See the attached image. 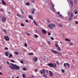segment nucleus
Wrapping results in <instances>:
<instances>
[{
    "label": "nucleus",
    "instance_id": "0eeeda50",
    "mask_svg": "<svg viewBox=\"0 0 78 78\" xmlns=\"http://www.w3.org/2000/svg\"><path fill=\"white\" fill-rule=\"evenodd\" d=\"M51 4H52V11H55V9H54V7H55V5L53 4V3H51Z\"/></svg>",
    "mask_w": 78,
    "mask_h": 78
},
{
    "label": "nucleus",
    "instance_id": "4468645a",
    "mask_svg": "<svg viewBox=\"0 0 78 78\" xmlns=\"http://www.w3.org/2000/svg\"><path fill=\"white\" fill-rule=\"evenodd\" d=\"M70 4L72 6H73V1L72 0H69Z\"/></svg>",
    "mask_w": 78,
    "mask_h": 78
},
{
    "label": "nucleus",
    "instance_id": "2f4dec72",
    "mask_svg": "<svg viewBox=\"0 0 78 78\" xmlns=\"http://www.w3.org/2000/svg\"><path fill=\"white\" fill-rule=\"evenodd\" d=\"M33 53H30L29 54V55H33Z\"/></svg>",
    "mask_w": 78,
    "mask_h": 78
},
{
    "label": "nucleus",
    "instance_id": "c756f323",
    "mask_svg": "<svg viewBox=\"0 0 78 78\" xmlns=\"http://www.w3.org/2000/svg\"><path fill=\"white\" fill-rule=\"evenodd\" d=\"M26 5H27V6H30V4L28 2H26Z\"/></svg>",
    "mask_w": 78,
    "mask_h": 78
},
{
    "label": "nucleus",
    "instance_id": "58836bf2",
    "mask_svg": "<svg viewBox=\"0 0 78 78\" xmlns=\"http://www.w3.org/2000/svg\"><path fill=\"white\" fill-rule=\"evenodd\" d=\"M0 11H1L2 12H3V11H4V10L2 9H0Z\"/></svg>",
    "mask_w": 78,
    "mask_h": 78
},
{
    "label": "nucleus",
    "instance_id": "ea45409f",
    "mask_svg": "<svg viewBox=\"0 0 78 78\" xmlns=\"http://www.w3.org/2000/svg\"><path fill=\"white\" fill-rule=\"evenodd\" d=\"M61 71L62 72H63V73H65V72L64 71V70H63V69H62L61 70Z\"/></svg>",
    "mask_w": 78,
    "mask_h": 78
},
{
    "label": "nucleus",
    "instance_id": "bb28decb",
    "mask_svg": "<svg viewBox=\"0 0 78 78\" xmlns=\"http://www.w3.org/2000/svg\"><path fill=\"white\" fill-rule=\"evenodd\" d=\"M26 75H25V74H23V78H26Z\"/></svg>",
    "mask_w": 78,
    "mask_h": 78
},
{
    "label": "nucleus",
    "instance_id": "f03ea898",
    "mask_svg": "<svg viewBox=\"0 0 78 78\" xmlns=\"http://www.w3.org/2000/svg\"><path fill=\"white\" fill-rule=\"evenodd\" d=\"M40 73L41 75H42L43 73V74H44L43 75V77H44V78H47V75H46L45 74V69H43L42 70H42H41Z\"/></svg>",
    "mask_w": 78,
    "mask_h": 78
},
{
    "label": "nucleus",
    "instance_id": "338daca9",
    "mask_svg": "<svg viewBox=\"0 0 78 78\" xmlns=\"http://www.w3.org/2000/svg\"><path fill=\"white\" fill-rule=\"evenodd\" d=\"M60 43H61V44L62 45V43L61 41L60 42Z\"/></svg>",
    "mask_w": 78,
    "mask_h": 78
},
{
    "label": "nucleus",
    "instance_id": "37998d69",
    "mask_svg": "<svg viewBox=\"0 0 78 78\" xmlns=\"http://www.w3.org/2000/svg\"><path fill=\"white\" fill-rule=\"evenodd\" d=\"M76 24V25L78 24V22L77 21H76L75 22Z\"/></svg>",
    "mask_w": 78,
    "mask_h": 78
},
{
    "label": "nucleus",
    "instance_id": "bf43d9fd",
    "mask_svg": "<svg viewBox=\"0 0 78 78\" xmlns=\"http://www.w3.org/2000/svg\"><path fill=\"white\" fill-rule=\"evenodd\" d=\"M7 62L8 64L9 65V62L7 61Z\"/></svg>",
    "mask_w": 78,
    "mask_h": 78
},
{
    "label": "nucleus",
    "instance_id": "3c124183",
    "mask_svg": "<svg viewBox=\"0 0 78 78\" xmlns=\"http://www.w3.org/2000/svg\"><path fill=\"white\" fill-rule=\"evenodd\" d=\"M57 14H58V15H59L60 14V12H57Z\"/></svg>",
    "mask_w": 78,
    "mask_h": 78
},
{
    "label": "nucleus",
    "instance_id": "4c0bfd02",
    "mask_svg": "<svg viewBox=\"0 0 78 78\" xmlns=\"http://www.w3.org/2000/svg\"><path fill=\"white\" fill-rule=\"evenodd\" d=\"M23 70H27V68H23Z\"/></svg>",
    "mask_w": 78,
    "mask_h": 78
},
{
    "label": "nucleus",
    "instance_id": "09e8293b",
    "mask_svg": "<svg viewBox=\"0 0 78 78\" xmlns=\"http://www.w3.org/2000/svg\"><path fill=\"white\" fill-rule=\"evenodd\" d=\"M27 34L28 35V36H30V34H29L28 33H27Z\"/></svg>",
    "mask_w": 78,
    "mask_h": 78
},
{
    "label": "nucleus",
    "instance_id": "ddd939ff",
    "mask_svg": "<svg viewBox=\"0 0 78 78\" xmlns=\"http://www.w3.org/2000/svg\"><path fill=\"white\" fill-rule=\"evenodd\" d=\"M42 32L43 33V34H46V33H47V31H45V30L44 29L42 30Z\"/></svg>",
    "mask_w": 78,
    "mask_h": 78
},
{
    "label": "nucleus",
    "instance_id": "864d4df0",
    "mask_svg": "<svg viewBox=\"0 0 78 78\" xmlns=\"http://www.w3.org/2000/svg\"><path fill=\"white\" fill-rule=\"evenodd\" d=\"M47 42L48 43V44H50L51 43L50 41H48Z\"/></svg>",
    "mask_w": 78,
    "mask_h": 78
},
{
    "label": "nucleus",
    "instance_id": "dca6fc26",
    "mask_svg": "<svg viewBox=\"0 0 78 78\" xmlns=\"http://www.w3.org/2000/svg\"><path fill=\"white\" fill-rule=\"evenodd\" d=\"M51 52H52V53H55L56 54V52L57 51H56L54 50H52L51 51Z\"/></svg>",
    "mask_w": 78,
    "mask_h": 78
},
{
    "label": "nucleus",
    "instance_id": "72a5a7b5",
    "mask_svg": "<svg viewBox=\"0 0 78 78\" xmlns=\"http://www.w3.org/2000/svg\"><path fill=\"white\" fill-rule=\"evenodd\" d=\"M70 16L71 17H73V14L71 13Z\"/></svg>",
    "mask_w": 78,
    "mask_h": 78
},
{
    "label": "nucleus",
    "instance_id": "4be33fe9",
    "mask_svg": "<svg viewBox=\"0 0 78 78\" xmlns=\"http://www.w3.org/2000/svg\"><path fill=\"white\" fill-rule=\"evenodd\" d=\"M33 23H34L35 24V25H36V26H37V23H36V22L34 20L33 21Z\"/></svg>",
    "mask_w": 78,
    "mask_h": 78
},
{
    "label": "nucleus",
    "instance_id": "b1692460",
    "mask_svg": "<svg viewBox=\"0 0 78 78\" xmlns=\"http://www.w3.org/2000/svg\"><path fill=\"white\" fill-rule=\"evenodd\" d=\"M57 49L59 51H61V49L60 48V47H58L57 48Z\"/></svg>",
    "mask_w": 78,
    "mask_h": 78
},
{
    "label": "nucleus",
    "instance_id": "cd10ccee",
    "mask_svg": "<svg viewBox=\"0 0 78 78\" xmlns=\"http://www.w3.org/2000/svg\"><path fill=\"white\" fill-rule=\"evenodd\" d=\"M34 36L35 37V38H37L38 37V36H37V35L36 34H34Z\"/></svg>",
    "mask_w": 78,
    "mask_h": 78
},
{
    "label": "nucleus",
    "instance_id": "393cba45",
    "mask_svg": "<svg viewBox=\"0 0 78 78\" xmlns=\"http://www.w3.org/2000/svg\"><path fill=\"white\" fill-rule=\"evenodd\" d=\"M12 55L11 54H9V58H11V57H12Z\"/></svg>",
    "mask_w": 78,
    "mask_h": 78
},
{
    "label": "nucleus",
    "instance_id": "f8f14e48",
    "mask_svg": "<svg viewBox=\"0 0 78 78\" xmlns=\"http://www.w3.org/2000/svg\"><path fill=\"white\" fill-rule=\"evenodd\" d=\"M48 66H50V67H53V63L48 64Z\"/></svg>",
    "mask_w": 78,
    "mask_h": 78
},
{
    "label": "nucleus",
    "instance_id": "a18cd8bd",
    "mask_svg": "<svg viewBox=\"0 0 78 78\" xmlns=\"http://www.w3.org/2000/svg\"><path fill=\"white\" fill-rule=\"evenodd\" d=\"M11 61L12 62H15L14 61V60H13L12 59L11 60Z\"/></svg>",
    "mask_w": 78,
    "mask_h": 78
},
{
    "label": "nucleus",
    "instance_id": "5701e85b",
    "mask_svg": "<svg viewBox=\"0 0 78 78\" xmlns=\"http://www.w3.org/2000/svg\"><path fill=\"white\" fill-rule=\"evenodd\" d=\"M17 16H18V17H22V16H20V15L19 14V13H17Z\"/></svg>",
    "mask_w": 78,
    "mask_h": 78
},
{
    "label": "nucleus",
    "instance_id": "6e6552de",
    "mask_svg": "<svg viewBox=\"0 0 78 78\" xmlns=\"http://www.w3.org/2000/svg\"><path fill=\"white\" fill-rule=\"evenodd\" d=\"M5 40L7 41H8L9 40V38L8 36H5Z\"/></svg>",
    "mask_w": 78,
    "mask_h": 78
},
{
    "label": "nucleus",
    "instance_id": "1a4fd4ad",
    "mask_svg": "<svg viewBox=\"0 0 78 78\" xmlns=\"http://www.w3.org/2000/svg\"><path fill=\"white\" fill-rule=\"evenodd\" d=\"M38 60V58H37L36 57H34V61H35L36 62V61H37Z\"/></svg>",
    "mask_w": 78,
    "mask_h": 78
},
{
    "label": "nucleus",
    "instance_id": "f704fd0d",
    "mask_svg": "<svg viewBox=\"0 0 78 78\" xmlns=\"http://www.w3.org/2000/svg\"><path fill=\"white\" fill-rule=\"evenodd\" d=\"M3 30L4 33H6V30L5 29H3Z\"/></svg>",
    "mask_w": 78,
    "mask_h": 78
},
{
    "label": "nucleus",
    "instance_id": "2eb2a0df",
    "mask_svg": "<svg viewBox=\"0 0 78 78\" xmlns=\"http://www.w3.org/2000/svg\"><path fill=\"white\" fill-rule=\"evenodd\" d=\"M35 11V10L34 9H33L31 10V12L33 14H34V12Z\"/></svg>",
    "mask_w": 78,
    "mask_h": 78
},
{
    "label": "nucleus",
    "instance_id": "aec40b11",
    "mask_svg": "<svg viewBox=\"0 0 78 78\" xmlns=\"http://www.w3.org/2000/svg\"><path fill=\"white\" fill-rule=\"evenodd\" d=\"M58 25L59 26V27H62V24L61 23H58Z\"/></svg>",
    "mask_w": 78,
    "mask_h": 78
},
{
    "label": "nucleus",
    "instance_id": "13d9d810",
    "mask_svg": "<svg viewBox=\"0 0 78 78\" xmlns=\"http://www.w3.org/2000/svg\"><path fill=\"white\" fill-rule=\"evenodd\" d=\"M2 69V66H0V69Z\"/></svg>",
    "mask_w": 78,
    "mask_h": 78
},
{
    "label": "nucleus",
    "instance_id": "412c9836",
    "mask_svg": "<svg viewBox=\"0 0 78 78\" xmlns=\"http://www.w3.org/2000/svg\"><path fill=\"white\" fill-rule=\"evenodd\" d=\"M29 18L30 19H31V20H33V18H32V16L31 15H29Z\"/></svg>",
    "mask_w": 78,
    "mask_h": 78
},
{
    "label": "nucleus",
    "instance_id": "f3484780",
    "mask_svg": "<svg viewBox=\"0 0 78 78\" xmlns=\"http://www.w3.org/2000/svg\"><path fill=\"white\" fill-rule=\"evenodd\" d=\"M5 55L6 56H8L9 55V53L8 52H5Z\"/></svg>",
    "mask_w": 78,
    "mask_h": 78
},
{
    "label": "nucleus",
    "instance_id": "f257e3e1",
    "mask_svg": "<svg viewBox=\"0 0 78 78\" xmlns=\"http://www.w3.org/2000/svg\"><path fill=\"white\" fill-rule=\"evenodd\" d=\"M11 66H9V67L10 68H11V69L13 70L14 69L15 70H19L20 69V67L19 66H17V65H14L11 63H10Z\"/></svg>",
    "mask_w": 78,
    "mask_h": 78
},
{
    "label": "nucleus",
    "instance_id": "5fc2aeb1",
    "mask_svg": "<svg viewBox=\"0 0 78 78\" xmlns=\"http://www.w3.org/2000/svg\"><path fill=\"white\" fill-rule=\"evenodd\" d=\"M20 62L21 63H22V64H23V62L22 61H21Z\"/></svg>",
    "mask_w": 78,
    "mask_h": 78
},
{
    "label": "nucleus",
    "instance_id": "a19ab883",
    "mask_svg": "<svg viewBox=\"0 0 78 78\" xmlns=\"http://www.w3.org/2000/svg\"><path fill=\"white\" fill-rule=\"evenodd\" d=\"M25 22L27 23H28V22H29V21L28 20H25Z\"/></svg>",
    "mask_w": 78,
    "mask_h": 78
},
{
    "label": "nucleus",
    "instance_id": "7c9ffc66",
    "mask_svg": "<svg viewBox=\"0 0 78 78\" xmlns=\"http://www.w3.org/2000/svg\"><path fill=\"white\" fill-rule=\"evenodd\" d=\"M15 53L16 54V55H19V52H18L16 51L15 52Z\"/></svg>",
    "mask_w": 78,
    "mask_h": 78
},
{
    "label": "nucleus",
    "instance_id": "774afa93",
    "mask_svg": "<svg viewBox=\"0 0 78 78\" xmlns=\"http://www.w3.org/2000/svg\"><path fill=\"white\" fill-rule=\"evenodd\" d=\"M19 78V76H17L16 78Z\"/></svg>",
    "mask_w": 78,
    "mask_h": 78
},
{
    "label": "nucleus",
    "instance_id": "4d7b16f0",
    "mask_svg": "<svg viewBox=\"0 0 78 78\" xmlns=\"http://www.w3.org/2000/svg\"><path fill=\"white\" fill-rule=\"evenodd\" d=\"M46 72L47 73H48V70H46Z\"/></svg>",
    "mask_w": 78,
    "mask_h": 78
},
{
    "label": "nucleus",
    "instance_id": "20e7f679",
    "mask_svg": "<svg viewBox=\"0 0 78 78\" xmlns=\"http://www.w3.org/2000/svg\"><path fill=\"white\" fill-rule=\"evenodd\" d=\"M66 65H67V66H68L69 68L70 67V65H69V63H65L64 64V66L65 68H66Z\"/></svg>",
    "mask_w": 78,
    "mask_h": 78
},
{
    "label": "nucleus",
    "instance_id": "e2e57ef3",
    "mask_svg": "<svg viewBox=\"0 0 78 78\" xmlns=\"http://www.w3.org/2000/svg\"><path fill=\"white\" fill-rule=\"evenodd\" d=\"M70 45H73V43H70Z\"/></svg>",
    "mask_w": 78,
    "mask_h": 78
},
{
    "label": "nucleus",
    "instance_id": "69168bd1",
    "mask_svg": "<svg viewBox=\"0 0 78 78\" xmlns=\"http://www.w3.org/2000/svg\"><path fill=\"white\" fill-rule=\"evenodd\" d=\"M47 22H50V21H49V20H48L47 21Z\"/></svg>",
    "mask_w": 78,
    "mask_h": 78
},
{
    "label": "nucleus",
    "instance_id": "a211bd4d",
    "mask_svg": "<svg viewBox=\"0 0 78 78\" xmlns=\"http://www.w3.org/2000/svg\"><path fill=\"white\" fill-rule=\"evenodd\" d=\"M56 53H57V54H58V55H62V54L60 52L57 51L56 52Z\"/></svg>",
    "mask_w": 78,
    "mask_h": 78
},
{
    "label": "nucleus",
    "instance_id": "de8ad7c7",
    "mask_svg": "<svg viewBox=\"0 0 78 78\" xmlns=\"http://www.w3.org/2000/svg\"><path fill=\"white\" fill-rule=\"evenodd\" d=\"M5 50H8V48L7 47H5Z\"/></svg>",
    "mask_w": 78,
    "mask_h": 78
},
{
    "label": "nucleus",
    "instance_id": "7ed1b4c3",
    "mask_svg": "<svg viewBox=\"0 0 78 78\" xmlns=\"http://www.w3.org/2000/svg\"><path fill=\"white\" fill-rule=\"evenodd\" d=\"M56 25L55 24L52 23L51 24H49L48 25V27L50 28V29H52V30H53L54 28H55Z\"/></svg>",
    "mask_w": 78,
    "mask_h": 78
},
{
    "label": "nucleus",
    "instance_id": "9b49d317",
    "mask_svg": "<svg viewBox=\"0 0 78 78\" xmlns=\"http://www.w3.org/2000/svg\"><path fill=\"white\" fill-rule=\"evenodd\" d=\"M56 64L54 63L53 64L52 67L53 68H56Z\"/></svg>",
    "mask_w": 78,
    "mask_h": 78
},
{
    "label": "nucleus",
    "instance_id": "49530a36",
    "mask_svg": "<svg viewBox=\"0 0 78 78\" xmlns=\"http://www.w3.org/2000/svg\"><path fill=\"white\" fill-rule=\"evenodd\" d=\"M48 35H49V36H50V35H51V33H50L48 32Z\"/></svg>",
    "mask_w": 78,
    "mask_h": 78
},
{
    "label": "nucleus",
    "instance_id": "a878e982",
    "mask_svg": "<svg viewBox=\"0 0 78 78\" xmlns=\"http://www.w3.org/2000/svg\"><path fill=\"white\" fill-rule=\"evenodd\" d=\"M55 47H56V48H58V47H59V45H58V44H57V43H56L55 44Z\"/></svg>",
    "mask_w": 78,
    "mask_h": 78
},
{
    "label": "nucleus",
    "instance_id": "c85d7f7f",
    "mask_svg": "<svg viewBox=\"0 0 78 78\" xmlns=\"http://www.w3.org/2000/svg\"><path fill=\"white\" fill-rule=\"evenodd\" d=\"M73 19V18L72 17H70L68 20H72Z\"/></svg>",
    "mask_w": 78,
    "mask_h": 78
},
{
    "label": "nucleus",
    "instance_id": "8fccbe9b",
    "mask_svg": "<svg viewBox=\"0 0 78 78\" xmlns=\"http://www.w3.org/2000/svg\"><path fill=\"white\" fill-rule=\"evenodd\" d=\"M59 16H60V17H62V15L61 14H59Z\"/></svg>",
    "mask_w": 78,
    "mask_h": 78
},
{
    "label": "nucleus",
    "instance_id": "473e14b6",
    "mask_svg": "<svg viewBox=\"0 0 78 78\" xmlns=\"http://www.w3.org/2000/svg\"><path fill=\"white\" fill-rule=\"evenodd\" d=\"M21 26L22 27H24V24H23V23H21Z\"/></svg>",
    "mask_w": 78,
    "mask_h": 78
},
{
    "label": "nucleus",
    "instance_id": "423d86ee",
    "mask_svg": "<svg viewBox=\"0 0 78 78\" xmlns=\"http://www.w3.org/2000/svg\"><path fill=\"white\" fill-rule=\"evenodd\" d=\"M2 22H6V19L5 17H2V19L0 20Z\"/></svg>",
    "mask_w": 78,
    "mask_h": 78
},
{
    "label": "nucleus",
    "instance_id": "0e129e2a",
    "mask_svg": "<svg viewBox=\"0 0 78 78\" xmlns=\"http://www.w3.org/2000/svg\"><path fill=\"white\" fill-rule=\"evenodd\" d=\"M2 73L1 72H0V75H2Z\"/></svg>",
    "mask_w": 78,
    "mask_h": 78
},
{
    "label": "nucleus",
    "instance_id": "c9c22d12",
    "mask_svg": "<svg viewBox=\"0 0 78 78\" xmlns=\"http://www.w3.org/2000/svg\"><path fill=\"white\" fill-rule=\"evenodd\" d=\"M24 46H25V47H27V46H28V45L27 44V43H25L24 44Z\"/></svg>",
    "mask_w": 78,
    "mask_h": 78
},
{
    "label": "nucleus",
    "instance_id": "79ce46f5",
    "mask_svg": "<svg viewBox=\"0 0 78 78\" xmlns=\"http://www.w3.org/2000/svg\"><path fill=\"white\" fill-rule=\"evenodd\" d=\"M51 40H54V38H53V37H51Z\"/></svg>",
    "mask_w": 78,
    "mask_h": 78
},
{
    "label": "nucleus",
    "instance_id": "052dcab7",
    "mask_svg": "<svg viewBox=\"0 0 78 78\" xmlns=\"http://www.w3.org/2000/svg\"><path fill=\"white\" fill-rule=\"evenodd\" d=\"M56 63H57L58 65L59 64V62L57 61V62H56Z\"/></svg>",
    "mask_w": 78,
    "mask_h": 78
},
{
    "label": "nucleus",
    "instance_id": "6e6d98bb",
    "mask_svg": "<svg viewBox=\"0 0 78 78\" xmlns=\"http://www.w3.org/2000/svg\"><path fill=\"white\" fill-rule=\"evenodd\" d=\"M32 3H34V0H32Z\"/></svg>",
    "mask_w": 78,
    "mask_h": 78
},
{
    "label": "nucleus",
    "instance_id": "6ab92c4d",
    "mask_svg": "<svg viewBox=\"0 0 78 78\" xmlns=\"http://www.w3.org/2000/svg\"><path fill=\"white\" fill-rule=\"evenodd\" d=\"M65 40L66 41H68V42L70 41V40L68 38H66L65 39Z\"/></svg>",
    "mask_w": 78,
    "mask_h": 78
},
{
    "label": "nucleus",
    "instance_id": "680f3d73",
    "mask_svg": "<svg viewBox=\"0 0 78 78\" xmlns=\"http://www.w3.org/2000/svg\"><path fill=\"white\" fill-rule=\"evenodd\" d=\"M35 72H37V69H35Z\"/></svg>",
    "mask_w": 78,
    "mask_h": 78
},
{
    "label": "nucleus",
    "instance_id": "c03bdc74",
    "mask_svg": "<svg viewBox=\"0 0 78 78\" xmlns=\"http://www.w3.org/2000/svg\"><path fill=\"white\" fill-rule=\"evenodd\" d=\"M77 13H78V11H76L75 12L74 14H76Z\"/></svg>",
    "mask_w": 78,
    "mask_h": 78
},
{
    "label": "nucleus",
    "instance_id": "603ef678",
    "mask_svg": "<svg viewBox=\"0 0 78 78\" xmlns=\"http://www.w3.org/2000/svg\"><path fill=\"white\" fill-rule=\"evenodd\" d=\"M21 13L23 14V11L22 10H21Z\"/></svg>",
    "mask_w": 78,
    "mask_h": 78
},
{
    "label": "nucleus",
    "instance_id": "39448f33",
    "mask_svg": "<svg viewBox=\"0 0 78 78\" xmlns=\"http://www.w3.org/2000/svg\"><path fill=\"white\" fill-rule=\"evenodd\" d=\"M49 75L51 77H52L53 76V73L52 71H51L50 70L49 71Z\"/></svg>",
    "mask_w": 78,
    "mask_h": 78
},
{
    "label": "nucleus",
    "instance_id": "e433bc0d",
    "mask_svg": "<svg viewBox=\"0 0 78 78\" xmlns=\"http://www.w3.org/2000/svg\"><path fill=\"white\" fill-rule=\"evenodd\" d=\"M74 2L75 4H76L77 1L76 0H74Z\"/></svg>",
    "mask_w": 78,
    "mask_h": 78
},
{
    "label": "nucleus",
    "instance_id": "9d476101",
    "mask_svg": "<svg viewBox=\"0 0 78 78\" xmlns=\"http://www.w3.org/2000/svg\"><path fill=\"white\" fill-rule=\"evenodd\" d=\"M2 2L3 5H6V2H5L4 0H2Z\"/></svg>",
    "mask_w": 78,
    "mask_h": 78
}]
</instances>
